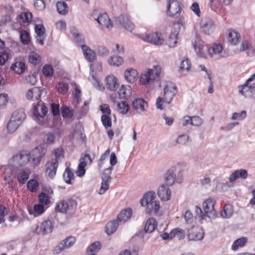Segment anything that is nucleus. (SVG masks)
I'll return each mask as SVG.
<instances>
[{
  "label": "nucleus",
  "mask_w": 255,
  "mask_h": 255,
  "mask_svg": "<svg viewBox=\"0 0 255 255\" xmlns=\"http://www.w3.org/2000/svg\"><path fill=\"white\" fill-rule=\"evenodd\" d=\"M64 181L68 184H71V180L74 178V174L69 168H67L63 174Z\"/></svg>",
  "instance_id": "obj_48"
},
{
  "label": "nucleus",
  "mask_w": 255,
  "mask_h": 255,
  "mask_svg": "<svg viewBox=\"0 0 255 255\" xmlns=\"http://www.w3.org/2000/svg\"><path fill=\"white\" fill-rule=\"evenodd\" d=\"M165 179L168 186L172 185L176 181V174L174 171L172 169L168 170L165 174Z\"/></svg>",
  "instance_id": "obj_34"
},
{
  "label": "nucleus",
  "mask_w": 255,
  "mask_h": 255,
  "mask_svg": "<svg viewBox=\"0 0 255 255\" xmlns=\"http://www.w3.org/2000/svg\"><path fill=\"white\" fill-rule=\"evenodd\" d=\"M46 151V149L43 146H37L32 151V155L33 156V161L37 164H39L41 158L45 154Z\"/></svg>",
  "instance_id": "obj_19"
},
{
  "label": "nucleus",
  "mask_w": 255,
  "mask_h": 255,
  "mask_svg": "<svg viewBox=\"0 0 255 255\" xmlns=\"http://www.w3.org/2000/svg\"><path fill=\"white\" fill-rule=\"evenodd\" d=\"M215 201L211 198L206 200L202 205L204 214H202V219L206 217L214 219L216 217V213L214 208Z\"/></svg>",
  "instance_id": "obj_7"
},
{
  "label": "nucleus",
  "mask_w": 255,
  "mask_h": 255,
  "mask_svg": "<svg viewBox=\"0 0 255 255\" xmlns=\"http://www.w3.org/2000/svg\"><path fill=\"white\" fill-rule=\"evenodd\" d=\"M94 158L95 155L94 153L92 154V156H91L89 154L85 153L83 154V156L80 158V159L81 160L85 161L86 164H91Z\"/></svg>",
  "instance_id": "obj_62"
},
{
  "label": "nucleus",
  "mask_w": 255,
  "mask_h": 255,
  "mask_svg": "<svg viewBox=\"0 0 255 255\" xmlns=\"http://www.w3.org/2000/svg\"><path fill=\"white\" fill-rule=\"evenodd\" d=\"M57 9L59 14L65 15L68 12V6L64 1H58L56 4Z\"/></svg>",
  "instance_id": "obj_43"
},
{
  "label": "nucleus",
  "mask_w": 255,
  "mask_h": 255,
  "mask_svg": "<svg viewBox=\"0 0 255 255\" xmlns=\"http://www.w3.org/2000/svg\"><path fill=\"white\" fill-rule=\"evenodd\" d=\"M191 63L187 57H183L180 63V72L183 75H186L190 70Z\"/></svg>",
  "instance_id": "obj_29"
},
{
  "label": "nucleus",
  "mask_w": 255,
  "mask_h": 255,
  "mask_svg": "<svg viewBox=\"0 0 255 255\" xmlns=\"http://www.w3.org/2000/svg\"><path fill=\"white\" fill-rule=\"evenodd\" d=\"M40 204L43 206L47 205L50 203L49 196L44 192L40 193L38 196Z\"/></svg>",
  "instance_id": "obj_49"
},
{
  "label": "nucleus",
  "mask_w": 255,
  "mask_h": 255,
  "mask_svg": "<svg viewBox=\"0 0 255 255\" xmlns=\"http://www.w3.org/2000/svg\"><path fill=\"white\" fill-rule=\"evenodd\" d=\"M45 211L44 206L41 204L35 205L33 209H29L28 211L30 215L34 217L38 216L42 214Z\"/></svg>",
  "instance_id": "obj_37"
},
{
  "label": "nucleus",
  "mask_w": 255,
  "mask_h": 255,
  "mask_svg": "<svg viewBox=\"0 0 255 255\" xmlns=\"http://www.w3.org/2000/svg\"><path fill=\"white\" fill-rule=\"evenodd\" d=\"M125 79L130 83H135L138 77V73L136 70L132 68L127 69L124 72Z\"/></svg>",
  "instance_id": "obj_21"
},
{
  "label": "nucleus",
  "mask_w": 255,
  "mask_h": 255,
  "mask_svg": "<svg viewBox=\"0 0 255 255\" xmlns=\"http://www.w3.org/2000/svg\"><path fill=\"white\" fill-rule=\"evenodd\" d=\"M61 110L64 118H71L73 116V111L67 107H62Z\"/></svg>",
  "instance_id": "obj_58"
},
{
  "label": "nucleus",
  "mask_w": 255,
  "mask_h": 255,
  "mask_svg": "<svg viewBox=\"0 0 255 255\" xmlns=\"http://www.w3.org/2000/svg\"><path fill=\"white\" fill-rule=\"evenodd\" d=\"M249 84L246 82L244 85L239 88V92L246 97L250 96L252 93V88L249 85Z\"/></svg>",
  "instance_id": "obj_41"
},
{
  "label": "nucleus",
  "mask_w": 255,
  "mask_h": 255,
  "mask_svg": "<svg viewBox=\"0 0 255 255\" xmlns=\"http://www.w3.org/2000/svg\"><path fill=\"white\" fill-rule=\"evenodd\" d=\"M53 225L51 221L47 220L42 222L39 228L38 226H36L35 229L33 230V232L38 234H46L50 233L52 232Z\"/></svg>",
  "instance_id": "obj_15"
},
{
  "label": "nucleus",
  "mask_w": 255,
  "mask_h": 255,
  "mask_svg": "<svg viewBox=\"0 0 255 255\" xmlns=\"http://www.w3.org/2000/svg\"><path fill=\"white\" fill-rule=\"evenodd\" d=\"M161 71V67L158 64L145 69L139 75V84L146 86L154 83L160 78Z\"/></svg>",
  "instance_id": "obj_2"
},
{
  "label": "nucleus",
  "mask_w": 255,
  "mask_h": 255,
  "mask_svg": "<svg viewBox=\"0 0 255 255\" xmlns=\"http://www.w3.org/2000/svg\"><path fill=\"white\" fill-rule=\"evenodd\" d=\"M30 153L27 150H23L19 154L14 155L9 160L10 164L14 166H22L27 164L30 160Z\"/></svg>",
  "instance_id": "obj_6"
},
{
  "label": "nucleus",
  "mask_w": 255,
  "mask_h": 255,
  "mask_svg": "<svg viewBox=\"0 0 255 255\" xmlns=\"http://www.w3.org/2000/svg\"><path fill=\"white\" fill-rule=\"evenodd\" d=\"M42 72L45 76L51 77L53 74V67L50 65H46L43 67Z\"/></svg>",
  "instance_id": "obj_57"
},
{
  "label": "nucleus",
  "mask_w": 255,
  "mask_h": 255,
  "mask_svg": "<svg viewBox=\"0 0 255 255\" xmlns=\"http://www.w3.org/2000/svg\"><path fill=\"white\" fill-rule=\"evenodd\" d=\"M240 39V34L234 30H230L228 32V40L229 42L233 44H237Z\"/></svg>",
  "instance_id": "obj_33"
},
{
  "label": "nucleus",
  "mask_w": 255,
  "mask_h": 255,
  "mask_svg": "<svg viewBox=\"0 0 255 255\" xmlns=\"http://www.w3.org/2000/svg\"><path fill=\"white\" fill-rule=\"evenodd\" d=\"M76 239L73 236L67 237L56 247L55 251L58 254L61 251L71 247L75 243Z\"/></svg>",
  "instance_id": "obj_14"
},
{
  "label": "nucleus",
  "mask_w": 255,
  "mask_h": 255,
  "mask_svg": "<svg viewBox=\"0 0 255 255\" xmlns=\"http://www.w3.org/2000/svg\"><path fill=\"white\" fill-rule=\"evenodd\" d=\"M20 40L23 44H28L30 41V36L28 32L22 30L20 35Z\"/></svg>",
  "instance_id": "obj_54"
},
{
  "label": "nucleus",
  "mask_w": 255,
  "mask_h": 255,
  "mask_svg": "<svg viewBox=\"0 0 255 255\" xmlns=\"http://www.w3.org/2000/svg\"><path fill=\"white\" fill-rule=\"evenodd\" d=\"M156 194L153 191L146 193L140 201L141 205L146 206L145 213L150 215H160L161 206L156 200Z\"/></svg>",
  "instance_id": "obj_1"
},
{
  "label": "nucleus",
  "mask_w": 255,
  "mask_h": 255,
  "mask_svg": "<svg viewBox=\"0 0 255 255\" xmlns=\"http://www.w3.org/2000/svg\"><path fill=\"white\" fill-rule=\"evenodd\" d=\"M25 117V114L22 110H18L13 112L7 124V133L11 134L14 132L21 125Z\"/></svg>",
  "instance_id": "obj_4"
},
{
  "label": "nucleus",
  "mask_w": 255,
  "mask_h": 255,
  "mask_svg": "<svg viewBox=\"0 0 255 255\" xmlns=\"http://www.w3.org/2000/svg\"><path fill=\"white\" fill-rule=\"evenodd\" d=\"M132 107L137 113H141L146 111L148 104L144 99L138 98L132 102Z\"/></svg>",
  "instance_id": "obj_22"
},
{
  "label": "nucleus",
  "mask_w": 255,
  "mask_h": 255,
  "mask_svg": "<svg viewBox=\"0 0 255 255\" xmlns=\"http://www.w3.org/2000/svg\"><path fill=\"white\" fill-rule=\"evenodd\" d=\"M203 124L202 119L199 116L191 117V125L199 127Z\"/></svg>",
  "instance_id": "obj_63"
},
{
  "label": "nucleus",
  "mask_w": 255,
  "mask_h": 255,
  "mask_svg": "<svg viewBox=\"0 0 255 255\" xmlns=\"http://www.w3.org/2000/svg\"><path fill=\"white\" fill-rule=\"evenodd\" d=\"M57 159H51L46 163V174L50 178H52L56 174L58 166Z\"/></svg>",
  "instance_id": "obj_18"
},
{
  "label": "nucleus",
  "mask_w": 255,
  "mask_h": 255,
  "mask_svg": "<svg viewBox=\"0 0 255 255\" xmlns=\"http://www.w3.org/2000/svg\"><path fill=\"white\" fill-rule=\"evenodd\" d=\"M157 194L161 200L166 201L170 199L171 191L168 187L162 184L158 189Z\"/></svg>",
  "instance_id": "obj_23"
},
{
  "label": "nucleus",
  "mask_w": 255,
  "mask_h": 255,
  "mask_svg": "<svg viewBox=\"0 0 255 255\" xmlns=\"http://www.w3.org/2000/svg\"><path fill=\"white\" fill-rule=\"evenodd\" d=\"M118 80L115 76L113 75H109L106 79V87L107 89L115 91L119 87Z\"/></svg>",
  "instance_id": "obj_24"
},
{
  "label": "nucleus",
  "mask_w": 255,
  "mask_h": 255,
  "mask_svg": "<svg viewBox=\"0 0 255 255\" xmlns=\"http://www.w3.org/2000/svg\"><path fill=\"white\" fill-rule=\"evenodd\" d=\"M177 92V88L174 84L167 83L164 88L163 102L167 104L170 103Z\"/></svg>",
  "instance_id": "obj_12"
},
{
  "label": "nucleus",
  "mask_w": 255,
  "mask_h": 255,
  "mask_svg": "<svg viewBox=\"0 0 255 255\" xmlns=\"http://www.w3.org/2000/svg\"><path fill=\"white\" fill-rule=\"evenodd\" d=\"M140 38L145 42L150 43L154 45H161L164 42L162 34L160 33H152L141 35Z\"/></svg>",
  "instance_id": "obj_10"
},
{
  "label": "nucleus",
  "mask_w": 255,
  "mask_h": 255,
  "mask_svg": "<svg viewBox=\"0 0 255 255\" xmlns=\"http://www.w3.org/2000/svg\"><path fill=\"white\" fill-rule=\"evenodd\" d=\"M101 121L106 128L111 127L112 126L111 119L108 115H104L101 117Z\"/></svg>",
  "instance_id": "obj_56"
},
{
  "label": "nucleus",
  "mask_w": 255,
  "mask_h": 255,
  "mask_svg": "<svg viewBox=\"0 0 255 255\" xmlns=\"http://www.w3.org/2000/svg\"><path fill=\"white\" fill-rule=\"evenodd\" d=\"M234 213L233 208L231 204H226L224 209L221 211V215L223 218H229Z\"/></svg>",
  "instance_id": "obj_38"
},
{
  "label": "nucleus",
  "mask_w": 255,
  "mask_h": 255,
  "mask_svg": "<svg viewBox=\"0 0 255 255\" xmlns=\"http://www.w3.org/2000/svg\"><path fill=\"white\" fill-rule=\"evenodd\" d=\"M157 225L156 219L153 217L148 218L145 223L144 230L145 233H151L155 229Z\"/></svg>",
  "instance_id": "obj_30"
},
{
  "label": "nucleus",
  "mask_w": 255,
  "mask_h": 255,
  "mask_svg": "<svg viewBox=\"0 0 255 255\" xmlns=\"http://www.w3.org/2000/svg\"><path fill=\"white\" fill-rule=\"evenodd\" d=\"M115 22L130 32L134 29V24L130 21L128 15L122 14L116 18Z\"/></svg>",
  "instance_id": "obj_13"
},
{
  "label": "nucleus",
  "mask_w": 255,
  "mask_h": 255,
  "mask_svg": "<svg viewBox=\"0 0 255 255\" xmlns=\"http://www.w3.org/2000/svg\"><path fill=\"white\" fill-rule=\"evenodd\" d=\"M200 29L203 33L210 35L214 32L215 29L214 22L211 18L204 17L200 21Z\"/></svg>",
  "instance_id": "obj_11"
},
{
  "label": "nucleus",
  "mask_w": 255,
  "mask_h": 255,
  "mask_svg": "<svg viewBox=\"0 0 255 255\" xmlns=\"http://www.w3.org/2000/svg\"><path fill=\"white\" fill-rule=\"evenodd\" d=\"M117 109L119 113L125 114L128 113L129 110V106L126 101H122L117 103Z\"/></svg>",
  "instance_id": "obj_44"
},
{
  "label": "nucleus",
  "mask_w": 255,
  "mask_h": 255,
  "mask_svg": "<svg viewBox=\"0 0 255 255\" xmlns=\"http://www.w3.org/2000/svg\"><path fill=\"white\" fill-rule=\"evenodd\" d=\"M47 108L42 103H38L34 106L33 109V118L40 125H45L47 123Z\"/></svg>",
  "instance_id": "obj_5"
},
{
  "label": "nucleus",
  "mask_w": 255,
  "mask_h": 255,
  "mask_svg": "<svg viewBox=\"0 0 255 255\" xmlns=\"http://www.w3.org/2000/svg\"><path fill=\"white\" fill-rule=\"evenodd\" d=\"M41 90L39 87H35L29 89L26 94V98L29 100H37L41 95Z\"/></svg>",
  "instance_id": "obj_26"
},
{
  "label": "nucleus",
  "mask_w": 255,
  "mask_h": 255,
  "mask_svg": "<svg viewBox=\"0 0 255 255\" xmlns=\"http://www.w3.org/2000/svg\"><path fill=\"white\" fill-rule=\"evenodd\" d=\"M176 236L179 240L182 239L185 237V232L182 229L178 228L174 229L170 232V237L173 238Z\"/></svg>",
  "instance_id": "obj_46"
},
{
  "label": "nucleus",
  "mask_w": 255,
  "mask_h": 255,
  "mask_svg": "<svg viewBox=\"0 0 255 255\" xmlns=\"http://www.w3.org/2000/svg\"><path fill=\"white\" fill-rule=\"evenodd\" d=\"M68 209L69 205L68 203L64 200H61L56 204L55 210L57 212L65 213L67 212Z\"/></svg>",
  "instance_id": "obj_39"
},
{
  "label": "nucleus",
  "mask_w": 255,
  "mask_h": 255,
  "mask_svg": "<svg viewBox=\"0 0 255 255\" xmlns=\"http://www.w3.org/2000/svg\"><path fill=\"white\" fill-rule=\"evenodd\" d=\"M117 163V158L114 152H112L110 156V164L112 166L107 168L104 172L102 176V183L101 188L99 190V194H104L109 188V184L111 181V175L113 169V166L115 165Z\"/></svg>",
  "instance_id": "obj_3"
},
{
  "label": "nucleus",
  "mask_w": 255,
  "mask_h": 255,
  "mask_svg": "<svg viewBox=\"0 0 255 255\" xmlns=\"http://www.w3.org/2000/svg\"><path fill=\"white\" fill-rule=\"evenodd\" d=\"M209 5L211 9L215 12H218L221 8V4L218 0H210Z\"/></svg>",
  "instance_id": "obj_53"
},
{
  "label": "nucleus",
  "mask_w": 255,
  "mask_h": 255,
  "mask_svg": "<svg viewBox=\"0 0 255 255\" xmlns=\"http://www.w3.org/2000/svg\"><path fill=\"white\" fill-rule=\"evenodd\" d=\"M131 214L132 211L130 208L122 210L118 215L117 221L120 224H124L130 218Z\"/></svg>",
  "instance_id": "obj_28"
},
{
  "label": "nucleus",
  "mask_w": 255,
  "mask_h": 255,
  "mask_svg": "<svg viewBox=\"0 0 255 255\" xmlns=\"http://www.w3.org/2000/svg\"><path fill=\"white\" fill-rule=\"evenodd\" d=\"M28 178L29 173L26 171H20L17 174V180L21 184L25 183Z\"/></svg>",
  "instance_id": "obj_47"
},
{
  "label": "nucleus",
  "mask_w": 255,
  "mask_h": 255,
  "mask_svg": "<svg viewBox=\"0 0 255 255\" xmlns=\"http://www.w3.org/2000/svg\"><path fill=\"white\" fill-rule=\"evenodd\" d=\"M98 54L100 56H107L109 53V50L104 46H100L98 48L97 50Z\"/></svg>",
  "instance_id": "obj_64"
},
{
  "label": "nucleus",
  "mask_w": 255,
  "mask_h": 255,
  "mask_svg": "<svg viewBox=\"0 0 255 255\" xmlns=\"http://www.w3.org/2000/svg\"><path fill=\"white\" fill-rule=\"evenodd\" d=\"M181 8L177 0H166V13L172 17H178L180 15Z\"/></svg>",
  "instance_id": "obj_9"
},
{
  "label": "nucleus",
  "mask_w": 255,
  "mask_h": 255,
  "mask_svg": "<svg viewBox=\"0 0 255 255\" xmlns=\"http://www.w3.org/2000/svg\"><path fill=\"white\" fill-rule=\"evenodd\" d=\"M120 223L117 220H112L110 221L107 224L105 231L108 235L113 234L117 230Z\"/></svg>",
  "instance_id": "obj_32"
},
{
  "label": "nucleus",
  "mask_w": 255,
  "mask_h": 255,
  "mask_svg": "<svg viewBox=\"0 0 255 255\" xmlns=\"http://www.w3.org/2000/svg\"><path fill=\"white\" fill-rule=\"evenodd\" d=\"M248 175L247 171L246 169H241L233 172L230 175L229 180L230 182H233L239 178L245 179L248 177Z\"/></svg>",
  "instance_id": "obj_25"
},
{
  "label": "nucleus",
  "mask_w": 255,
  "mask_h": 255,
  "mask_svg": "<svg viewBox=\"0 0 255 255\" xmlns=\"http://www.w3.org/2000/svg\"><path fill=\"white\" fill-rule=\"evenodd\" d=\"M192 45L197 55L203 58H207L209 56V48L205 46L204 41L197 37L192 42Z\"/></svg>",
  "instance_id": "obj_8"
},
{
  "label": "nucleus",
  "mask_w": 255,
  "mask_h": 255,
  "mask_svg": "<svg viewBox=\"0 0 255 255\" xmlns=\"http://www.w3.org/2000/svg\"><path fill=\"white\" fill-rule=\"evenodd\" d=\"M19 21L23 23L29 24L31 21L32 14L28 11H23L19 16Z\"/></svg>",
  "instance_id": "obj_40"
},
{
  "label": "nucleus",
  "mask_w": 255,
  "mask_h": 255,
  "mask_svg": "<svg viewBox=\"0 0 255 255\" xmlns=\"http://www.w3.org/2000/svg\"><path fill=\"white\" fill-rule=\"evenodd\" d=\"M247 242V239L243 237L235 241L232 246V250L233 251L237 250L239 248L244 247Z\"/></svg>",
  "instance_id": "obj_42"
},
{
  "label": "nucleus",
  "mask_w": 255,
  "mask_h": 255,
  "mask_svg": "<svg viewBox=\"0 0 255 255\" xmlns=\"http://www.w3.org/2000/svg\"><path fill=\"white\" fill-rule=\"evenodd\" d=\"M87 164L85 161L80 159V163L78 165V170L76 171V174L79 177H82L85 174V167Z\"/></svg>",
  "instance_id": "obj_50"
},
{
  "label": "nucleus",
  "mask_w": 255,
  "mask_h": 255,
  "mask_svg": "<svg viewBox=\"0 0 255 255\" xmlns=\"http://www.w3.org/2000/svg\"><path fill=\"white\" fill-rule=\"evenodd\" d=\"M108 63L112 66L118 67L124 63L122 57L119 56H111L108 60Z\"/></svg>",
  "instance_id": "obj_36"
},
{
  "label": "nucleus",
  "mask_w": 255,
  "mask_h": 255,
  "mask_svg": "<svg viewBox=\"0 0 255 255\" xmlns=\"http://www.w3.org/2000/svg\"><path fill=\"white\" fill-rule=\"evenodd\" d=\"M81 47L84 56L87 60L89 62H92L96 59V55L95 52L89 46L83 45Z\"/></svg>",
  "instance_id": "obj_27"
},
{
  "label": "nucleus",
  "mask_w": 255,
  "mask_h": 255,
  "mask_svg": "<svg viewBox=\"0 0 255 255\" xmlns=\"http://www.w3.org/2000/svg\"><path fill=\"white\" fill-rule=\"evenodd\" d=\"M101 244L99 242L93 243L87 249L88 253L95 254L98 252L101 248Z\"/></svg>",
  "instance_id": "obj_52"
},
{
  "label": "nucleus",
  "mask_w": 255,
  "mask_h": 255,
  "mask_svg": "<svg viewBox=\"0 0 255 255\" xmlns=\"http://www.w3.org/2000/svg\"><path fill=\"white\" fill-rule=\"evenodd\" d=\"M225 53L223 51V47L220 44L214 43L209 48V56L211 57L220 58L225 56Z\"/></svg>",
  "instance_id": "obj_16"
},
{
  "label": "nucleus",
  "mask_w": 255,
  "mask_h": 255,
  "mask_svg": "<svg viewBox=\"0 0 255 255\" xmlns=\"http://www.w3.org/2000/svg\"><path fill=\"white\" fill-rule=\"evenodd\" d=\"M63 150L61 148H58L55 149L53 155L54 157L51 159H57V161L59 162V160L63 157Z\"/></svg>",
  "instance_id": "obj_60"
},
{
  "label": "nucleus",
  "mask_w": 255,
  "mask_h": 255,
  "mask_svg": "<svg viewBox=\"0 0 255 255\" xmlns=\"http://www.w3.org/2000/svg\"><path fill=\"white\" fill-rule=\"evenodd\" d=\"M188 236L190 240L199 241L203 238L204 233L200 228L192 227L189 230Z\"/></svg>",
  "instance_id": "obj_20"
},
{
  "label": "nucleus",
  "mask_w": 255,
  "mask_h": 255,
  "mask_svg": "<svg viewBox=\"0 0 255 255\" xmlns=\"http://www.w3.org/2000/svg\"><path fill=\"white\" fill-rule=\"evenodd\" d=\"M29 61L33 65H37L40 63L41 61V58L38 53L32 51L29 53Z\"/></svg>",
  "instance_id": "obj_45"
},
{
  "label": "nucleus",
  "mask_w": 255,
  "mask_h": 255,
  "mask_svg": "<svg viewBox=\"0 0 255 255\" xmlns=\"http://www.w3.org/2000/svg\"><path fill=\"white\" fill-rule=\"evenodd\" d=\"M56 88L59 93L62 94H66L68 90V85L64 83H59L56 86Z\"/></svg>",
  "instance_id": "obj_61"
},
{
  "label": "nucleus",
  "mask_w": 255,
  "mask_h": 255,
  "mask_svg": "<svg viewBox=\"0 0 255 255\" xmlns=\"http://www.w3.org/2000/svg\"><path fill=\"white\" fill-rule=\"evenodd\" d=\"M11 69L18 74H22L25 70V64L21 61L16 62L11 67Z\"/></svg>",
  "instance_id": "obj_35"
},
{
  "label": "nucleus",
  "mask_w": 255,
  "mask_h": 255,
  "mask_svg": "<svg viewBox=\"0 0 255 255\" xmlns=\"http://www.w3.org/2000/svg\"><path fill=\"white\" fill-rule=\"evenodd\" d=\"M247 113L245 111H243L240 113H234L232 117L233 120H242L246 117Z\"/></svg>",
  "instance_id": "obj_59"
},
{
  "label": "nucleus",
  "mask_w": 255,
  "mask_h": 255,
  "mask_svg": "<svg viewBox=\"0 0 255 255\" xmlns=\"http://www.w3.org/2000/svg\"><path fill=\"white\" fill-rule=\"evenodd\" d=\"M27 186L30 191L35 192L37 189L39 184L36 180L33 179L28 182Z\"/></svg>",
  "instance_id": "obj_55"
},
{
  "label": "nucleus",
  "mask_w": 255,
  "mask_h": 255,
  "mask_svg": "<svg viewBox=\"0 0 255 255\" xmlns=\"http://www.w3.org/2000/svg\"><path fill=\"white\" fill-rule=\"evenodd\" d=\"M177 35L178 32H175L169 36V38L167 41L169 47H174L176 46L177 42Z\"/></svg>",
  "instance_id": "obj_51"
},
{
  "label": "nucleus",
  "mask_w": 255,
  "mask_h": 255,
  "mask_svg": "<svg viewBox=\"0 0 255 255\" xmlns=\"http://www.w3.org/2000/svg\"><path fill=\"white\" fill-rule=\"evenodd\" d=\"M131 88L128 85H122L118 91L120 98L125 99L129 98L131 96Z\"/></svg>",
  "instance_id": "obj_31"
},
{
  "label": "nucleus",
  "mask_w": 255,
  "mask_h": 255,
  "mask_svg": "<svg viewBox=\"0 0 255 255\" xmlns=\"http://www.w3.org/2000/svg\"><path fill=\"white\" fill-rule=\"evenodd\" d=\"M98 23L102 27L111 29L113 27V24L108 14L106 13L99 14L98 17L95 18Z\"/></svg>",
  "instance_id": "obj_17"
}]
</instances>
